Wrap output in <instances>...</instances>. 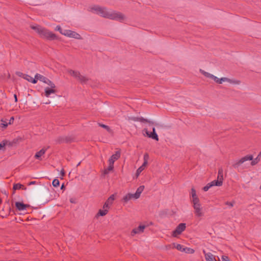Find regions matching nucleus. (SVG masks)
Masks as SVG:
<instances>
[{
  "mask_svg": "<svg viewBox=\"0 0 261 261\" xmlns=\"http://www.w3.org/2000/svg\"><path fill=\"white\" fill-rule=\"evenodd\" d=\"M90 11L104 18L112 20L122 21L125 18L124 15L121 12L111 10H109L106 8L101 7L98 6H94L91 7Z\"/></svg>",
  "mask_w": 261,
  "mask_h": 261,
  "instance_id": "nucleus-1",
  "label": "nucleus"
},
{
  "mask_svg": "<svg viewBox=\"0 0 261 261\" xmlns=\"http://www.w3.org/2000/svg\"><path fill=\"white\" fill-rule=\"evenodd\" d=\"M31 28L36 31L42 38L49 40H54L57 39L55 34L40 25L31 26Z\"/></svg>",
  "mask_w": 261,
  "mask_h": 261,
  "instance_id": "nucleus-2",
  "label": "nucleus"
},
{
  "mask_svg": "<svg viewBox=\"0 0 261 261\" xmlns=\"http://www.w3.org/2000/svg\"><path fill=\"white\" fill-rule=\"evenodd\" d=\"M260 158H261V151L258 153L257 157L256 158H255L254 160H253V158L252 155H246V156L243 157L240 160H239V161H238L236 163H234L232 165V166L234 168H238L240 165H241L242 164H243V163H244L245 162H246L247 161H252V162L251 163V165L252 166H254L260 161Z\"/></svg>",
  "mask_w": 261,
  "mask_h": 261,
  "instance_id": "nucleus-3",
  "label": "nucleus"
},
{
  "mask_svg": "<svg viewBox=\"0 0 261 261\" xmlns=\"http://www.w3.org/2000/svg\"><path fill=\"white\" fill-rule=\"evenodd\" d=\"M62 34L70 38H75L76 39H82L81 36L77 33L69 30H64V32Z\"/></svg>",
  "mask_w": 261,
  "mask_h": 261,
  "instance_id": "nucleus-4",
  "label": "nucleus"
},
{
  "mask_svg": "<svg viewBox=\"0 0 261 261\" xmlns=\"http://www.w3.org/2000/svg\"><path fill=\"white\" fill-rule=\"evenodd\" d=\"M149 159V155L148 153H145L143 156L144 162L142 166H141L136 171V175L138 177L140 173L143 171L146 165L148 164V160Z\"/></svg>",
  "mask_w": 261,
  "mask_h": 261,
  "instance_id": "nucleus-5",
  "label": "nucleus"
},
{
  "mask_svg": "<svg viewBox=\"0 0 261 261\" xmlns=\"http://www.w3.org/2000/svg\"><path fill=\"white\" fill-rule=\"evenodd\" d=\"M186 228L185 223H180L176 228V229L173 231L172 236L173 237H176L177 235L181 233Z\"/></svg>",
  "mask_w": 261,
  "mask_h": 261,
  "instance_id": "nucleus-6",
  "label": "nucleus"
},
{
  "mask_svg": "<svg viewBox=\"0 0 261 261\" xmlns=\"http://www.w3.org/2000/svg\"><path fill=\"white\" fill-rule=\"evenodd\" d=\"M193 208L194 209V213L196 217L200 218L204 216V212H203L201 204L198 206H193Z\"/></svg>",
  "mask_w": 261,
  "mask_h": 261,
  "instance_id": "nucleus-7",
  "label": "nucleus"
},
{
  "mask_svg": "<svg viewBox=\"0 0 261 261\" xmlns=\"http://www.w3.org/2000/svg\"><path fill=\"white\" fill-rule=\"evenodd\" d=\"M129 120H131L132 121H139V122H147L150 125H153L154 124V122L153 121H150L148 119H145L143 117H129Z\"/></svg>",
  "mask_w": 261,
  "mask_h": 261,
  "instance_id": "nucleus-8",
  "label": "nucleus"
},
{
  "mask_svg": "<svg viewBox=\"0 0 261 261\" xmlns=\"http://www.w3.org/2000/svg\"><path fill=\"white\" fill-rule=\"evenodd\" d=\"M144 130L147 136L149 138H151L152 139H154V140H155L156 141H158L159 140V137H158V136L157 134L155 133V128L154 127L152 128V133H149L147 130V129H146V128H145L144 129Z\"/></svg>",
  "mask_w": 261,
  "mask_h": 261,
  "instance_id": "nucleus-9",
  "label": "nucleus"
},
{
  "mask_svg": "<svg viewBox=\"0 0 261 261\" xmlns=\"http://www.w3.org/2000/svg\"><path fill=\"white\" fill-rule=\"evenodd\" d=\"M145 227L146 226L144 225H141L139 226L138 227L133 229L131 232V235L134 236L136 234L143 232Z\"/></svg>",
  "mask_w": 261,
  "mask_h": 261,
  "instance_id": "nucleus-10",
  "label": "nucleus"
},
{
  "mask_svg": "<svg viewBox=\"0 0 261 261\" xmlns=\"http://www.w3.org/2000/svg\"><path fill=\"white\" fill-rule=\"evenodd\" d=\"M120 157V152L117 151L113 154L109 160V163L114 165V162Z\"/></svg>",
  "mask_w": 261,
  "mask_h": 261,
  "instance_id": "nucleus-11",
  "label": "nucleus"
},
{
  "mask_svg": "<svg viewBox=\"0 0 261 261\" xmlns=\"http://www.w3.org/2000/svg\"><path fill=\"white\" fill-rule=\"evenodd\" d=\"M114 199L115 197L114 195L110 196L103 204V208H107L109 209L110 205L113 203Z\"/></svg>",
  "mask_w": 261,
  "mask_h": 261,
  "instance_id": "nucleus-12",
  "label": "nucleus"
},
{
  "mask_svg": "<svg viewBox=\"0 0 261 261\" xmlns=\"http://www.w3.org/2000/svg\"><path fill=\"white\" fill-rule=\"evenodd\" d=\"M212 79L218 84H222L223 82H227L230 83H233L230 79L227 77H222L221 79H219L214 75Z\"/></svg>",
  "mask_w": 261,
  "mask_h": 261,
  "instance_id": "nucleus-13",
  "label": "nucleus"
},
{
  "mask_svg": "<svg viewBox=\"0 0 261 261\" xmlns=\"http://www.w3.org/2000/svg\"><path fill=\"white\" fill-rule=\"evenodd\" d=\"M49 147L48 146L47 148H42L40 151L37 152L35 155V158L36 159H38V160H41V159L40 158L41 156H42L43 154H45V153L46 152L47 149L49 148Z\"/></svg>",
  "mask_w": 261,
  "mask_h": 261,
  "instance_id": "nucleus-14",
  "label": "nucleus"
},
{
  "mask_svg": "<svg viewBox=\"0 0 261 261\" xmlns=\"http://www.w3.org/2000/svg\"><path fill=\"white\" fill-rule=\"evenodd\" d=\"M15 206L18 211L24 210L27 207H29L30 206L29 205L24 204L23 203L20 202H16Z\"/></svg>",
  "mask_w": 261,
  "mask_h": 261,
  "instance_id": "nucleus-15",
  "label": "nucleus"
},
{
  "mask_svg": "<svg viewBox=\"0 0 261 261\" xmlns=\"http://www.w3.org/2000/svg\"><path fill=\"white\" fill-rule=\"evenodd\" d=\"M56 88L46 87L44 90V95L46 97H49L51 94H54L56 92L55 90Z\"/></svg>",
  "mask_w": 261,
  "mask_h": 261,
  "instance_id": "nucleus-16",
  "label": "nucleus"
},
{
  "mask_svg": "<svg viewBox=\"0 0 261 261\" xmlns=\"http://www.w3.org/2000/svg\"><path fill=\"white\" fill-rule=\"evenodd\" d=\"M203 252L204 254L205 258L206 261H216L215 257L211 253H206L204 250H203Z\"/></svg>",
  "mask_w": 261,
  "mask_h": 261,
  "instance_id": "nucleus-17",
  "label": "nucleus"
},
{
  "mask_svg": "<svg viewBox=\"0 0 261 261\" xmlns=\"http://www.w3.org/2000/svg\"><path fill=\"white\" fill-rule=\"evenodd\" d=\"M219 181H221V183L223 184V170L222 168H220L218 171L217 179Z\"/></svg>",
  "mask_w": 261,
  "mask_h": 261,
  "instance_id": "nucleus-18",
  "label": "nucleus"
},
{
  "mask_svg": "<svg viewBox=\"0 0 261 261\" xmlns=\"http://www.w3.org/2000/svg\"><path fill=\"white\" fill-rule=\"evenodd\" d=\"M23 78L24 79L27 80L28 81L31 82L33 84L37 83V80L34 79L32 76H31L28 74H25L24 75H23Z\"/></svg>",
  "mask_w": 261,
  "mask_h": 261,
  "instance_id": "nucleus-19",
  "label": "nucleus"
},
{
  "mask_svg": "<svg viewBox=\"0 0 261 261\" xmlns=\"http://www.w3.org/2000/svg\"><path fill=\"white\" fill-rule=\"evenodd\" d=\"M68 72L72 76L77 79L80 75V72L78 71H75L71 69H69Z\"/></svg>",
  "mask_w": 261,
  "mask_h": 261,
  "instance_id": "nucleus-20",
  "label": "nucleus"
},
{
  "mask_svg": "<svg viewBox=\"0 0 261 261\" xmlns=\"http://www.w3.org/2000/svg\"><path fill=\"white\" fill-rule=\"evenodd\" d=\"M172 248H175L176 249H177L179 251H180L181 252H184L185 248L183 245H181L180 244H176V243H173L172 244Z\"/></svg>",
  "mask_w": 261,
  "mask_h": 261,
  "instance_id": "nucleus-21",
  "label": "nucleus"
},
{
  "mask_svg": "<svg viewBox=\"0 0 261 261\" xmlns=\"http://www.w3.org/2000/svg\"><path fill=\"white\" fill-rule=\"evenodd\" d=\"M46 78L47 77L44 76L42 75L37 73L35 76L34 79L37 80V82L38 81V80H39L40 81L45 83Z\"/></svg>",
  "mask_w": 261,
  "mask_h": 261,
  "instance_id": "nucleus-22",
  "label": "nucleus"
},
{
  "mask_svg": "<svg viewBox=\"0 0 261 261\" xmlns=\"http://www.w3.org/2000/svg\"><path fill=\"white\" fill-rule=\"evenodd\" d=\"M144 186H140L139 188H138V189L135 193V196H136V197H140L141 194L144 190Z\"/></svg>",
  "mask_w": 261,
  "mask_h": 261,
  "instance_id": "nucleus-23",
  "label": "nucleus"
},
{
  "mask_svg": "<svg viewBox=\"0 0 261 261\" xmlns=\"http://www.w3.org/2000/svg\"><path fill=\"white\" fill-rule=\"evenodd\" d=\"M108 211L109 209L107 208H103V210H99L97 216H104L108 213Z\"/></svg>",
  "mask_w": 261,
  "mask_h": 261,
  "instance_id": "nucleus-24",
  "label": "nucleus"
},
{
  "mask_svg": "<svg viewBox=\"0 0 261 261\" xmlns=\"http://www.w3.org/2000/svg\"><path fill=\"white\" fill-rule=\"evenodd\" d=\"M5 207L7 208V210L8 211V214H6L5 215H1V217H2L3 218H6L8 215H10V213L11 212V207L10 206L9 204L8 203L7 204V206L6 205L4 206V207L3 208V211H4V208Z\"/></svg>",
  "mask_w": 261,
  "mask_h": 261,
  "instance_id": "nucleus-25",
  "label": "nucleus"
},
{
  "mask_svg": "<svg viewBox=\"0 0 261 261\" xmlns=\"http://www.w3.org/2000/svg\"><path fill=\"white\" fill-rule=\"evenodd\" d=\"M114 169V165L109 163V166L107 169H106L104 171V173L105 174H107L109 173L110 171H111Z\"/></svg>",
  "mask_w": 261,
  "mask_h": 261,
  "instance_id": "nucleus-26",
  "label": "nucleus"
},
{
  "mask_svg": "<svg viewBox=\"0 0 261 261\" xmlns=\"http://www.w3.org/2000/svg\"><path fill=\"white\" fill-rule=\"evenodd\" d=\"M193 206H198L200 205V200L198 197L192 198Z\"/></svg>",
  "mask_w": 261,
  "mask_h": 261,
  "instance_id": "nucleus-27",
  "label": "nucleus"
},
{
  "mask_svg": "<svg viewBox=\"0 0 261 261\" xmlns=\"http://www.w3.org/2000/svg\"><path fill=\"white\" fill-rule=\"evenodd\" d=\"M200 72L203 74L205 76L207 77H209V78H211V79H213V77H214V75L210 73H208L207 72H205L204 71V70H202L201 69L200 70Z\"/></svg>",
  "mask_w": 261,
  "mask_h": 261,
  "instance_id": "nucleus-28",
  "label": "nucleus"
},
{
  "mask_svg": "<svg viewBox=\"0 0 261 261\" xmlns=\"http://www.w3.org/2000/svg\"><path fill=\"white\" fill-rule=\"evenodd\" d=\"M59 142L60 143H64V142L68 143V142H70V139L67 137L61 138L59 139Z\"/></svg>",
  "mask_w": 261,
  "mask_h": 261,
  "instance_id": "nucleus-29",
  "label": "nucleus"
},
{
  "mask_svg": "<svg viewBox=\"0 0 261 261\" xmlns=\"http://www.w3.org/2000/svg\"><path fill=\"white\" fill-rule=\"evenodd\" d=\"M212 185V186H221L222 184L221 183V181H219L218 180H214L210 182Z\"/></svg>",
  "mask_w": 261,
  "mask_h": 261,
  "instance_id": "nucleus-30",
  "label": "nucleus"
},
{
  "mask_svg": "<svg viewBox=\"0 0 261 261\" xmlns=\"http://www.w3.org/2000/svg\"><path fill=\"white\" fill-rule=\"evenodd\" d=\"M44 83L49 85L51 88H56L55 85L48 78H46Z\"/></svg>",
  "mask_w": 261,
  "mask_h": 261,
  "instance_id": "nucleus-31",
  "label": "nucleus"
},
{
  "mask_svg": "<svg viewBox=\"0 0 261 261\" xmlns=\"http://www.w3.org/2000/svg\"><path fill=\"white\" fill-rule=\"evenodd\" d=\"M98 124L99 126L106 129L108 132H111V129L109 126L100 123H98Z\"/></svg>",
  "mask_w": 261,
  "mask_h": 261,
  "instance_id": "nucleus-32",
  "label": "nucleus"
},
{
  "mask_svg": "<svg viewBox=\"0 0 261 261\" xmlns=\"http://www.w3.org/2000/svg\"><path fill=\"white\" fill-rule=\"evenodd\" d=\"M184 252L187 253L193 254L194 253L195 250L191 248L185 247Z\"/></svg>",
  "mask_w": 261,
  "mask_h": 261,
  "instance_id": "nucleus-33",
  "label": "nucleus"
},
{
  "mask_svg": "<svg viewBox=\"0 0 261 261\" xmlns=\"http://www.w3.org/2000/svg\"><path fill=\"white\" fill-rule=\"evenodd\" d=\"M89 81V79L84 76V75H83L82 77L81 78V80L80 81V82L83 84H86L88 81Z\"/></svg>",
  "mask_w": 261,
  "mask_h": 261,
  "instance_id": "nucleus-34",
  "label": "nucleus"
},
{
  "mask_svg": "<svg viewBox=\"0 0 261 261\" xmlns=\"http://www.w3.org/2000/svg\"><path fill=\"white\" fill-rule=\"evenodd\" d=\"M89 81V79L84 76V75H83L82 77L81 78V80L80 81V82L83 84H86L88 81Z\"/></svg>",
  "mask_w": 261,
  "mask_h": 261,
  "instance_id": "nucleus-35",
  "label": "nucleus"
},
{
  "mask_svg": "<svg viewBox=\"0 0 261 261\" xmlns=\"http://www.w3.org/2000/svg\"><path fill=\"white\" fill-rule=\"evenodd\" d=\"M8 125V123L6 120H4V119H1V126L2 127H3L4 128H6L7 126Z\"/></svg>",
  "mask_w": 261,
  "mask_h": 261,
  "instance_id": "nucleus-36",
  "label": "nucleus"
},
{
  "mask_svg": "<svg viewBox=\"0 0 261 261\" xmlns=\"http://www.w3.org/2000/svg\"><path fill=\"white\" fill-rule=\"evenodd\" d=\"M53 186L55 187H58L60 185V181L58 179H54L53 181Z\"/></svg>",
  "mask_w": 261,
  "mask_h": 261,
  "instance_id": "nucleus-37",
  "label": "nucleus"
},
{
  "mask_svg": "<svg viewBox=\"0 0 261 261\" xmlns=\"http://www.w3.org/2000/svg\"><path fill=\"white\" fill-rule=\"evenodd\" d=\"M22 186H23L20 184H14L13 188L14 190H19Z\"/></svg>",
  "mask_w": 261,
  "mask_h": 261,
  "instance_id": "nucleus-38",
  "label": "nucleus"
},
{
  "mask_svg": "<svg viewBox=\"0 0 261 261\" xmlns=\"http://www.w3.org/2000/svg\"><path fill=\"white\" fill-rule=\"evenodd\" d=\"M132 199L129 193L127 194L125 196H124L123 200L125 202H127L129 200Z\"/></svg>",
  "mask_w": 261,
  "mask_h": 261,
  "instance_id": "nucleus-39",
  "label": "nucleus"
},
{
  "mask_svg": "<svg viewBox=\"0 0 261 261\" xmlns=\"http://www.w3.org/2000/svg\"><path fill=\"white\" fill-rule=\"evenodd\" d=\"M7 142V141L4 140L0 143V150L5 149Z\"/></svg>",
  "mask_w": 261,
  "mask_h": 261,
  "instance_id": "nucleus-40",
  "label": "nucleus"
},
{
  "mask_svg": "<svg viewBox=\"0 0 261 261\" xmlns=\"http://www.w3.org/2000/svg\"><path fill=\"white\" fill-rule=\"evenodd\" d=\"M212 185L211 184V183H208L205 186H204L203 188V190L204 191H207L208 190V189L212 187Z\"/></svg>",
  "mask_w": 261,
  "mask_h": 261,
  "instance_id": "nucleus-41",
  "label": "nucleus"
},
{
  "mask_svg": "<svg viewBox=\"0 0 261 261\" xmlns=\"http://www.w3.org/2000/svg\"><path fill=\"white\" fill-rule=\"evenodd\" d=\"M191 194H192V198L197 197V195H196V190L194 188H192L191 189Z\"/></svg>",
  "mask_w": 261,
  "mask_h": 261,
  "instance_id": "nucleus-42",
  "label": "nucleus"
},
{
  "mask_svg": "<svg viewBox=\"0 0 261 261\" xmlns=\"http://www.w3.org/2000/svg\"><path fill=\"white\" fill-rule=\"evenodd\" d=\"M234 202H229L227 201L225 202V204L228 205L230 207H232L234 205Z\"/></svg>",
  "mask_w": 261,
  "mask_h": 261,
  "instance_id": "nucleus-43",
  "label": "nucleus"
},
{
  "mask_svg": "<svg viewBox=\"0 0 261 261\" xmlns=\"http://www.w3.org/2000/svg\"><path fill=\"white\" fill-rule=\"evenodd\" d=\"M222 261H230L229 257L225 255L222 256Z\"/></svg>",
  "mask_w": 261,
  "mask_h": 261,
  "instance_id": "nucleus-44",
  "label": "nucleus"
},
{
  "mask_svg": "<svg viewBox=\"0 0 261 261\" xmlns=\"http://www.w3.org/2000/svg\"><path fill=\"white\" fill-rule=\"evenodd\" d=\"M56 30L59 31L61 34H62V33L64 32V31H63L62 28L59 25L57 26V27L56 28Z\"/></svg>",
  "mask_w": 261,
  "mask_h": 261,
  "instance_id": "nucleus-45",
  "label": "nucleus"
},
{
  "mask_svg": "<svg viewBox=\"0 0 261 261\" xmlns=\"http://www.w3.org/2000/svg\"><path fill=\"white\" fill-rule=\"evenodd\" d=\"M14 117H11L9 120V122L8 124H12L14 122Z\"/></svg>",
  "mask_w": 261,
  "mask_h": 261,
  "instance_id": "nucleus-46",
  "label": "nucleus"
},
{
  "mask_svg": "<svg viewBox=\"0 0 261 261\" xmlns=\"http://www.w3.org/2000/svg\"><path fill=\"white\" fill-rule=\"evenodd\" d=\"M129 194H130V197H131L132 199V198H134V199H138V198H139V197H136V196H135V194H131V193H129Z\"/></svg>",
  "mask_w": 261,
  "mask_h": 261,
  "instance_id": "nucleus-47",
  "label": "nucleus"
},
{
  "mask_svg": "<svg viewBox=\"0 0 261 261\" xmlns=\"http://www.w3.org/2000/svg\"><path fill=\"white\" fill-rule=\"evenodd\" d=\"M16 74H17L18 76H20V77H23V75H24L25 74H23V73H22V72H17L16 73Z\"/></svg>",
  "mask_w": 261,
  "mask_h": 261,
  "instance_id": "nucleus-48",
  "label": "nucleus"
},
{
  "mask_svg": "<svg viewBox=\"0 0 261 261\" xmlns=\"http://www.w3.org/2000/svg\"><path fill=\"white\" fill-rule=\"evenodd\" d=\"M65 172H64V170L63 169L62 170V171H61V175L63 177L65 176Z\"/></svg>",
  "mask_w": 261,
  "mask_h": 261,
  "instance_id": "nucleus-49",
  "label": "nucleus"
},
{
  "mask_svg": "<svg viewBox=\"0 0 261 261\" xmlns=\"http://www.w3.org/2000/svg\"><path fill=\"white\" fill-rule=\"evenodd\" d=\"M82 76H83V75H82V74L80 73V75H79V76L78 77V78H77V80L78 81H80L81 80V78L82 77Z\"/></svg>",
  "mask_w": 261,
  "mask_h": 261,
  "instance_id": "nucleus-50",
  "label": "nucleus"
},
{
  "mask_svg": "<svg viewBox=\"0 0 261 261\" xmlns=\"http://www.w3.org/2000/svg\"><path fill=\"white\" fill-rule=\"evenodd\" d=\"M14 98H15V101L17 102V97L16 94H14Z\"/></svg>",
  "mask_w": 261,
  "mask_h": 261,
  "instance_id": "nucleus-51",
  "label": "nucleus"
},
{
  "mask_svg": "<svg viewBox=\"0 0 261 261\" xmlns=\"http://www.w3.org/2000/svg\"><path fill=\"white\" fill-rule=\"evenodd\" d=\"M35 183V181H31V182H30V185L34 184Z\"/></svg>",
  "mask_w": 261,
  "mask_h": 261,
  "instance_id": "nucleus-52",
  "label": "nucleus"
},
{
  "mask_svg": "<svg viewBox=\"0 0 261 261\" xmlns=\"http://www.w3.org/2000/svg\"><path fill=\"white\" fill-rule=\"evenodd\" d=\"M63 188H64V185H62L61 186V189H63Z\"/></svg>",
  "mask_w": 261,
  "mask_h": 261,
  "instance_id": "nucleus-53",
  "label": "nucleus"
},
{
  "mask_svg": "<svg viewBox=\"0 0 261 261\" xmlns=\"http://www.w3.org/2000/svg\"><path fill=\"white\" fill-rule=\"evenodd\" d=\"M80 163H81V162L79 163V164L77 165V166H79Z\"/></svg>",
  "mask_w": 261,
  "mask_h": 261,
  "instance_id": "nucleus-54",
  "label": "nucleus"
},
{
  "mask_svg": "<svg viewBox=\"0 0 261 261\" xmlns=\"http://www.w3.org/2000/svg\"><path fill=\"white\" fill-rule=\"evenodd\" d=\"M1 201H2V200H0V203L1 202Z\"/></svg>",
  "mask_w": 261,
  "mask_h": 261,
  "instance_id": "nucleus-55",
  "label": "nucleus"
}]
</instances>
